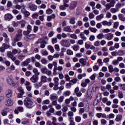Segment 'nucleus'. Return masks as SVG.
I'll return each instance as SVG.
<instances>
[{
	"instance_id": "37998d69",
	"label": "nucleus",
	"mask_w": 125,
	"mask_h": 125,
	"mask_svg": "<svg viewBox=\"0 0 125 125\" xmlns=\"http://www.w3.org/2000/svg\"><path fill=\"white\" fill-rule=\"evenodd\" d=\"M27 31L28 32L31 33L32 32V26L30 24H28L27 27Z\"/></svg>"
},
{
	"instance_id": "4d7b16f0",
	"label": "nucleus",
	"mask_w": 125,
	"mask_h": 125,
	"mask_svg": "<svg viewBox=\"0 0 125 125\" xmlns=\"http://www.w3.org/2000/svg\"><path fill=\"white\" fill-rule=\"evenodd\" d=\"M12 25L13 27H18V21H13Z\"/></svg>"
},
{
	"instance_id": "9d476101",
	"label": "nucleus",
	"mask_w": 125,
	"mask_h": 125,
	"mask_svg": "<svg viewBox=\"0 0 125 125\" xmlns=\"http://www.w3.org/2000/svg\"><path fill=\"white\" fill-rule=\"evenodd\" d=\"M77 2H72L70 3L69 5V9L70 10H74L77 7Z\"/></svg>"
},
{
	"instance_id": "a18cd8bd",
	"label": "nucleus",
	"mask_w": 125,
	"mask_h": 125,
	"mask_svg": "<svg viewBox=\"0 0 125 125\" xmlns=\"http://www.w3.org/2000/svg\"><path fill=\"white\" fill-rule=\"evenodd\" d=\"M41 53L42 55H48V52H47V51L43 50L41 51Z\"/></svg>"
},
{
	"instance_id": "69168bd1",
	"label": "nucleus",
	"mask_w": 125,
	"mask_h": 125,
	"mask_svg": "<svg viewBox=\"0 0 125 125\" xmlns=\"http://www.w3.org/2000/svg\"><path fill=\"white\" fill-rule=\"evenodd\" d=\"M118 26H119V22L116 21L114 24L113 28H114V29H117Z\"/></svg>"
},
{
	"instance_id": "423d86ee",
	"label": "nucleus",
	"mask_w": 125,
	"mask_h": 125,
	"mask_svg": "<svg viewBox=\"0 0 125 125\" xmlns=\"http://www.w3.org/2000/svg\"><path fill=\"white\" fill-rule=\"evenodd\" d=\"M30 80L33 83H36L39 81V76L38 75H34L30 78Z\"/></svg>"
},
{
	"instance_id": "0eeeda50",
	"label": "nucleus",
	"mask_w": 125,
	"mask_h": 125,
	"mask_svg": "<svg viewBox=\"0 0 125 125\" xmlns=\"http://www.w3.org/2000/svg\"><path fill=\"white\" fill-rule=\"evenodd\" d=\"M4 18L7 21H10L11 19H13V16L11 14L7 13L4 16Z\"/></svg>"
},
{
	"instance_id": "393cba45",
	"label": "nucleus",
	"mask_w": 125,
	"mask_h": 125,
	"mask_svg": "<svg viewBox=\"0 0 125 125\" xmlns=\"http://www.w3.org/2000/svg\"><path fill=\"white\" fill-rule=\"evenodd\" d=\"M80 36L81 38V39H82V40L85 41L87 40L86 37H85V35H84V33H83V32H81L80 34Z\"/></svg>"
},
{
	"instance_id": "2f4dec72",
	"label": "nucleus",
	"mask_w": 125,
	"mask_h": 125,
	"mask_svg": "<svg viewBox=\"0 0 125 125\" xmlns=\"http://www.w3.org/2000/svg\"><path fill=\"white\" fill-rule=\"evenodd\" d=\"M119 11V9L118 8H112L110 9V12L111 13H116Z\"/></svg>"
},
{
	"instance_id": "864d4df0",
	"label": "nucleus",
	"mask_w": 125,
	"mask_h": 125,
	"mask_svg": "<svg viewBox=\"0 0 125 125\" xmlns=\"http://www.w3.org/2000/svg\"><path fill=\"white\" fill-rule=\"evenodd\" d=\"M69 2V0H63V4L65 5L66 7H69V4H67Z\"/></svg>"
},
{
	"instance_id": "c9c22d12",
	"label": "nucleus",
	"mask_w": 125,
	"mask_h": 125,
	"mask_svg": "<svg viewBox=\"0 0 125 125\" xmlns=\"http://www.w3.org/2000/svg\"><path fill=\"white\" fill-rule=\"evenodd\" d=\"M108 70L110 73H113V72H114V67L113 66V65H109L108 66Z\"/></svg>"
},
{
	"instance_id": "a211bd4d",
	"label": "nucleus",
	"mask_w": 125,
	"mask_h": 125,
	"mask_svg": "<svg viewBox=\"0 0 125 125\" xmlns=\"http://www.w3.org/2000/svg\"><path fill=\"white\" fill-rule=\"evenodd\" d=\"M6 96L8 98H10V97L12 96V92L11 90L9 89L7 91Z\"/></svg>"
},
{
	"instance_id": "c756f323",
	"label": "nucleus",
	"mask_w": 125,
	"mask_h": 125,
	"mask_svg": "<svg viewBox=\"0 0 125 125\" xmlns=\"http://www.w3.org/2000/svg\"><path fill=\"white\" fill-rule=\"evenodd\" d=\"M8 111V109L5 108L1 111V114L2 116H6L7 115V112Z\"/></svg>"
},
{
	"instance_id": "8fccbe9b",
	"label": "nucleus",
	"mask_w": 125,
	"mask_h": 125,
	"mask_svg": "<svg viewBox=\"0 0 125 125\" xmlns=\"http://www.w3.org/2000/svg\"><path fill=\"white\" fill-rule=\"evenodd\" d=\"M67 116L69 117V118H72L74 116V113L72 111H69L67 113Z\"/></svg>"
},
{
	"instance_id": "4c0bfd02",
	"label": "nucleus",
	"mask_w": 125,
	"mask_h": 125,
	"mask_svg": "<svg viewBox=\"0 0 125 125\" xmlns=\"http://www.w3.org/2000/svg\"><path fill=\"white\" fill-rule=\"evenodd\" d=\"M97 38L99 40H101L102 39H103V38H104V35L102 33H100L97 35Z\"/></svg>"
},
{
	"instance_id": "3c124183",
	"label": "nucleus",
	"mask_w": 125,
	"mask_h": 125,
	"mask_svg": "<svg viewBox=\"0 0 125 125\" xmlns=\"http://www.w3.org/2000/svg\"><path fill=\"white\" fill-rule=\"evenodd\" d=\"M66 53L68 55H73V54H74V52H73V51L70 49L67 50Z\"/></svg>"
},
{
	"instance_id": "f257e3e1",
	"label": "nucleus",
	"mask_w": 125,
	"mask_h": 125,
	"mask_svg": "<svg viewBox=\"0 0 125 125\" xmlns=\"http://www.w3.org/2000/svg\"><path fill=\"white\" fill-rule=\"evenodd\" d=\"M7 56L8 58H10L13 62H15V65L19 66L20 65V61L18 60H16V57L14 56V55L11 51L7 52Z\"/></svg>"
},
{
	"instance_id": "2eb2a0df",
	"label": "nucleus",
	"mask_w": 125,
	"mask_h": 125,
	"mask_svg": "<svg viewBox=\"0 0 125 125\" xmlns=\"http://www.w3.org/2000/svg\"><path fill=\"white\" fill-rule=\"evenodd\" d=\"M103 18H104V14H101L100 15H98L96 17V20H97V21H101V20L103 19Z\"/></svg>"
},
{
	"instance_id": "6e6552de",
	"label": "nucleus",
	"mask_w": 125,
	"mask_h": 125,
	"mask_svg": "<svg viewBox=\"0 0 125 125\" xmlns=\"http://www.w3.org/2000/svg\"><path fill=\"white\" fill-rule=\"evenodd\" d=\"M50 99L51 101L57 100L58 99V95L55 93H53L50 95Z\"/></svg>"
},
{
	"instance_id": "4be33fe9",
	"label": "nucleus",
	"mask_w": 125,
	"mask_h": 125,
	"mask_svg": "<svg viewBox=\"0 0 125 125\" xmlns=\"http://www.w3.org/2000/svg\"><path fill=\"white\" fill-rule=\"evenodd\" d=\"M63 30L65 31V32H67V33H71L72 32V29H71V26H70L65 27L63 28Z\"/></svg>"
},
{
	"instance_id": "ddd939ff",
	"label": "nucleus",
	"mask_w": 125,
	"mask_h": 125,
	"mask_svg": "<svg viewBox=\"0 0 125 125\" xmlns=\"http://www.w3.org/2000/svg\"><path fill=\"white\" fill-rule=\"evenodd\" d=\"M55 14H52V15H50V16H48L47 17V21H48L49 22L50 21H51V19H55Z\"/></svg>"
},
{
	"instance_id": "bb28decb",
	"label": "nucleus",
	"mask_w": 125,
	"mask_h": 125,
	"mask_svg": "<svg viewBox=\"0 0 125 125\" xmlns=\"http://www.w3.org/2000/svg\"><path fill=\"white\" fill-rule=\"evenodd\" d=\"M75 120L76 123H81L82 121V117L79 116H76L75 118Z\"/></svg>"
},
{
	"instance_id": "b1692460",
	"label": "nucleus",
	"mask_w": 125,
	"mask_h": 125,
	"mask_svg": "<svg viewBox=\"0 0 125 125\" xmlns=\"http://www.w3.org/2000/svg\"><path fill=\"white\" fill-rule=\"evenodd\" d=\"M47 77L45 76H42L41 77V81L42 83H46L47 82Z\"/></svg>"
},
{
	"instance_id": "4468645a",
	"label": "nucleus",
	"mask_w": 125,
	"mask_h": 125,
	"mask_svg": "<svg viewBox=\"0 0 125 125\" xmlns=\"http://www.w3.org/2000/svg\"><path fill=\"white\" fill-rule=\"evenodd\" d=\"M22 37V36L21 35H16L15 38H14V42H19V41H21Z\"/></svg>"
},
{
	"instance_id": "39448f33",
	"label": "nucleus",
	"mask_w": 125,
	"mask_h": 125,
	"mask_svg": "<svg viewBox=\"0 0 125 125\" xmlns=\"http://www.w3.org/2000/svg\"><path fill=\"white\" fill-rule=\"evenodd\" d=\"M41 72L42 74H46L47 76L51 75V71L48 70V69L45 67L42 68L41 69Z\"/></svg>"
},
{
	"instance_id": "13d9d810",
	"label": "nucleus",
	"mask_w": 125,
	"mask_h": 125,
	"mask_svg": "<svg viewBox=\"0 0 125 125\" xmlns=\"http://www.w3.org/2000/svg\"><path fill=\"white\" fill-rule=\"evenodd\" d=\"M84 112V108H80L79 111V114L80 116H82L83 115V113Z\"/></svg>"
},
{
	"instance_id": "473e14b6",
	"label": "nucleus",
	"mask_w": 125,
	"mask_h": 125,
	"mask_svg": "<svg viewBox=\"0 0 125 125\" xmlns=\"http://www.w3.org/2000/svg\"><path fill=\"white\" fill-rule=\"evenodd\" d=\"M53 12V10L50 8H48L47 10H46V14H48V15L51 14Z\"/></svg>"
},
{
	"instance_id": "aec40b11",
	"label": "nucleus",
	"mask_w": 125,
	"mask_h": 125,
	"mask_svg": "<svg viewBox=\"0 0 125 125\" xmlns=\"http://www.w3.org/2000/svg\"><path fill=\"white\" fill-rule=\"evenodd\" d=\"M122 119H123V115L121 114H118L117 115L116 118H115V121L120 122V121H122Z\"/></svg>"
},
{
	"instance_id": "5fc2aeb1",
	"label": "nucleus",
	"mask_w": 125,
	"mask_h": 125,
	"mask_svg": "<svg viewBox=\"0 0 125 125\" xmlns=\"http://www.w3.org/2000/svg\"><path fill=\"white\" fill-rule=\"evenodd\" d=\"M8 31L9 33H13L14 32V28L13 27H8Z\"/></svg>"
},
{
	"instance_id": "20e7f679",
	"label": "nucleus",
	"mask_w": 125,
	"mask_h": 125,
	"mask_svg": "<svg viewBox=\"0 0 125 125\" xmlns=\"http://www.w3.org/2000/svg\"><path fill=\"white\" fill-rule=\"evenodd\" d=\"M61 43L62 46L65 47H69L71 45V43L69 42V41L67 40H63L61 41Z\"/></svg>"
},
{
	"instance_id": "cd10ccee",
	"label": "nucleus",
	"mask_w": 125,
	"mask_h": 125,
	"mask_svg": "<svg viewBox=\"0 0 125 125\" xmlns=\"http://www.w3.org/2000/svg\"><path fill=\"white\" fill-rule=\"evenodd\" d=\"M75 20H76V18H75V17L71 18L70 19L69 23L72 25H75V23H76Z\"/></svg>"
},
{
	"instance_id": "603ef678",
	"label": "nucleus",
	"mask_w": 125,
	"mask_h": 125,
	"mask_svg": "<svg viewBox=\"0 0 125 125\" xmlns=\"http://www.w3.org/2000/svg\"><path fill=\"white\" fill-rule=\"evenodd\" d=\"M96 77V74L94 73L93 75H92L91 77H90V80H91V81H94V80H95Z\"/></svg>"
},
{
	"instance_id": "a878e982",
	"label": "nucleus",
	"mask_w": 125,
	"mask_h": 125,
	"mask_svg": "<svg viewBox=\"0 0 125 125\" xmlns=\"http://www.w3.org/2000/svg\"><path fill=\"white\" fill-rule=\"evenodd\" d=\"M118 55L119 56H123L125 54V50H119L117 52Z\"/></svg>"
},
{
	"instance_id": "dca6fc26",
	"label": "nucleus",
	"mask_w": 125,
	"mask_h": 125,
	"mask_svg": "<svg viewBox=\"0 0 125 125\" xmlns=\"http://www.w3.org/2000/svg\"><path fill=\"white\" fill-rule=\"evenodd\" d=\"M80 63L82 64V66H85L86 65V60L81 58L79 60Z\"/></svg>"
},
{
	"instance_id": "f3484780",
	"label": "nucleus",
	"mask_w": 125,
	"mask_h": 125,
	"mask_svg": "<svg viewBox=\"0 0 125 125\" xmlns=\"http://www.w3.org/2000/svg\"><path fill=\"white\" fill-rule=\"evenodd\" d=\"M102 24L104 26H110L111 25H112V22L111 21H104L102 22Z\"/></svg>"
},
{
	"instance_id": "c85d7f7f",
	"label": "nucleus",
	"mask_w": 125,
	"mask_h": 125,
	"mask_svg": "<svg viewBox=\"0 0 125 125\" xmlns=\"http://www.w3.org/2000/svg\"><path fill=\"white\" fill-rule=\"evenodd\" d=\"M119 19L121 20V21H125V18L124 17V16L122 14H119L118 15Z\"/></svg>"
},
{
	"instance_id": "1a4fd4ad",
	"label": "nucleus",
	"mask_w": 125,
	"mask_h": 125,
	"mask_svg": "<svg viewBox=\"0 0 125 125\" xmlns=\"http://www.w3.org/2000/svg\"><path fill=\"white\" fill-rule=\"evenodd\" d=\"M114 38V35L112 33H107L105 35V38L107 40V41H111L113 40Z\"/></svg>"
},
{
	"instance_id": "052dcab7",
	"label": "nucleus",
	"mask_w": 125,
	"mask_h": 125,
	"mask_svg": "<svg viewBox=\"0 0 125 125\" xmlns=\"http://www.w3.org/2000/svg\"><path fill=\"white\" fill-rule=\"evenodd\" d=\"M112 64L115 66H117V65H119V61L117 60H115L113 61Z\"/></svg>"
},
{
	"instance_id": "79ce46f5",
	"label": "nucleus",
	"mask_w": 125,
	"mask_h": 125,
	"mask_svg": "<svg viewBox=\"0 0 125 125\" xmlns=\"http://www.w3.org/2000/svg\"><path fill=\"white\" fill-rule=\"evenodd\" d=\"M115 2H116V1H115V0H111V1L108 4L110 5L111 7H114V6H115Z\"/></svg>"
},
{
	"instance_id": "a19ab883",
	"label": "nucleus",
	"mask_w": 125,
	"mask_h": 125,
	"mask_svg": "<svg viewBox=\"0 0 125 125\" xmlns=\"http://www.w3.org/2000/svg\"><path fill=\"white\" fill-rule=\"evenodd\" d=\"M33 73H35V75L36 76H39L40 75V73H39V71H38V69L37 68H34L33 70Z\"/></svg>"
},
{
	"instance_id": "6ab92c4d",
	"label": "nucleus",
	"mask_w": 125,
	"mask_h": 125,
	"mask_svg": "<svg viewBox=\"0 0 125 125\" xmlns=\"http://www.w3.org/2000/svg\"><path fill=\"white\" fill-rule=\"evenodd\" d=\"M54 85H59V78L55 77L53 79Z\"/></svg>"
},
{
	"instance_id": "de8ad7c7",
	"label": "nucleus",
	"mask_w": 125,
	"mask_h": 125,
	"mask_svg": "<svg viewBox=\"0 0 125 125\" xmlns=\"http://www.w3.org/2000/svg\"><path fill=\"white\" fill-rule=\"evenodd\" d=\"M42 85V82L41 81L39 83L35 84V87H36V88H39V87H41Z\"/></svg>"
},
{
	"instance_id": "e433bc0d",
	"label": "nucleus",
	"mask_w": 125,
	"mask_h": 125,
	"mask_svg": "<svg viewBox=\"0 0 125 125\" xmlns=\"http://www.w3.org/2000/svg\"><path fill=\"white\" fill-rule=\"evenodd\" d=\"M64 98H65V97H64V96H61L60 97V98L58 100V102L60 103H62V102H63V101H64Z\"/></svg>"
},
{
	"instance_id": "0e129e2a",
	"label": "nucleus",
	"mask_w": 125,
	"mask_h": 125,
	"mask_svg": "<svg viewBox=\"0 0 125 125\" xmlns=\"http://www.w3.org/2000/svg\"><path fill=\"white\" fill-rule=\"evenodd\" d=\"M16 35H18V36H23V35L22 34V30L21 29H18L17 34Z\"/></svg>"
},
{
	"instance_id": "ea45409f",
	"label": "nucleus",
	"mask_w": 125,
	"mask_h": 125,
	"mask_svg": "<svg viewBox=\"0 0 125 125\" xmlns=\"http://www.w3.org/2000/svg\"><path fill=\"white\" fill-rule=\"evenodd\" d=\"M64 96H69L71 94V92L70 91H66L63 93Z\"/></svg>"
},
{
	"instance_id": "7c9ffc66",
	"label": "nucleus",
	"mask_w": 125,
	"mask_h": 125,
	"mask_svg": "<svg viewBox=\"0 0 125 125\" xmlns=\"http://www.w3.org/2000/svg\"><path fill=\"white\" fill-rule=\"evenodd\" d=\"M20 24L21 28H25V25H26V21L22 20L20 21Z\"/></svg>"
},
{
	"instance_id": "49530a36",
	"label": "nucleus",
	"mask_w": 125,
	"mask_h": 125,
	"mask_svg": "<svg viewBox=\"0 0 125 125\" xmlns=\"http://www.w3.org/2000/svg\"><path fill=\"white\" fill-rule=\"evenodd\" d=\"M18 91L21 92V94H24L25 93V92H24V90H23V89L21 87H19L18 88Z\"/></svg>"
},
{
	"instance_id": "f8f14e48",
	"label": "nucleus",
	"mask_w": 125,
	"mask_h": 125,
	"mask_svg": "<svg viewBox=\"0 0 125 125\" xmlns=\"http://www.w3.org/2000/svg\"><path fill=\"white\" fill-rule=\"evenodd\" d=\"M13 101H12L11 99H9L8 100L5 102V105L6 106H12L13 105Z\"/></svg>"
},
{
	"instance_id": "6e6d98bb",
	"label": "nucleus",
	"mask_w": 125,
	"mask_h": 125,
	"mask_svg": "<svg viewBox=\"0 0 125 125\" xmlns=\"http://www.w3.org/2000/svg\"><path fill=\"white\" fill-rule=\"evenodd\" d=\"M97 63H99V66H102V65H103V62H102V60L101 59H99L98 60Z\"/></svg>"
},
{
	"instance_id": "f704fd0d",
	"label": "nucleus",
	"mask_w": 125,
	"mask_h": 125,
	"mask_svg": "<svg viewBox=\"0 0 125 125\" xmlns=\"http://www.w3.org/2000/svg\"><path fill=\"white\" fill-rule=\"evenodd\" d=\"M89 30L92 32V33H96L97 32V29L91 27H89Z\"/></svg>"
},
{
	"instance_id": "f03ea898",
	"label": "nucleus",
	"mask_w": 125,
	"mask_h": 125,
	"mask_svg": "<svg viewBox=\"0 0 125 125\" xmlns=\"http://www.w3.org/2000/svg\"><path fill=\"white\" fill-rule=\"evenodd\" d=\"M23 104L27 109H32L34 107V103L30 98H26L23 101Z\"/></svg>"
},
{
	"instance_id": "9b49d317",
	"label": "nucleus",
	"mask_w": 125,
	"mask_h": 125,
	"mask_svg": "<svg viewBox=\"0 0 125 125\" xmlns=\"http://www.w3.org/2000/svg\"><path fill=\"white\" fill-rule=\"evenodd\" d=\"M7 83L12 86H15V85H16V83H15V82H14V81H13V80H12L10 78H8Z\"/></svg>"
},
{
	"instance_id": "bf43d9fd",
	"label": "nucleus",
	"mask_w": 125,
	"mask_h": 125,
	"mask_svg": "<svg viewBox=\"0 0 125 125\" xmlns=\"http://www.w3.org/2000/svg\"><path fill=\"white\" fill-rule=\"evenodd\" d=\"M43 104L48 105L50 103V101L49 100H45L42 102Z\"/></svg>"
},
{
	"instance_id": "412c9836",
	"label": "nucleus",
	"mask_w": 125,
	"mask_h": 125,
	"mask_svg": "<svg viewBox=\"0 0 125 125\" xmlns=\"http://www.w3.org/2000/svg\"><path fill=\"white\" fill-rule=\"evenodd\" d=\"M68 121L70 122L69 125H76V123L74 122V118H73V117H69L68 118Z\"/></svg>"
},
{
	"instance_id": "e2e57ef3",
	"label": "nucleus",
	"mask_w": 125,
	"mask_h": 125,
	"mask_svg": "<svg viewBox=\"0 0 125 125\" xmlns=\"http://www.w3.org/2000/svg\"><path fill=\"white\" fill-rule=\"evenodd\" d=\"M104 6H105L106 10H109L112 7L109 3H106Z\"/></svg>"
},
{
	"instance_id": "5701e85b",
	"label": "nucleus",
	"mask_w": 125,
	"mask_h": 125,
	"mask_svg": "<svg viewBox=\"0 0 125 125\" xmlns=\"http://www.w3.org/2000/svg\"><path fill=\"white\" fill-rule=\"evenodd\" d=\"M21 12L22 13H23L25 17H28V16H30V14H31L29 11H26V10H24V11L21 10Z\"/></svg>"
},
{
	"instance_id": "09e8293b",
	"label": "nucleus",
	"mask_w": 125,
	"mask_h": 125,
	"mask_svg": "<svg viewBox=\"0 0 125 125\" xmlns=\"http://www.w3.org/2000/svg\"><path fill=\"white\" fill-rule=\"evenodd\" d=\"M48 48L50 51L51 53H53V52H54V48H53V47L49 45L48 46Z\"/></svg>"
},
{
	"instance_id": "680f3d73",
	"label": "nucleus",
	"mask_w": 125,
	"mask_h": 125,
	"mask_svg": "<svg viewBox=\"0 0 125 125\" xmlns=\"http://www.w3.org/2000/svg\"><path fill=\"white\" fill-rule=\"evenodd\" d=\"M72 48L75 51H77L79 48H80V47L78 45H74L72 46Z\"/></svg>"
},
{
	"instance_id": "c03bdc74",
	"label": "nucleus",
	"mask_w": 125,
	"mask_h": 125,
	"mask_svg": "<svg viewBox=\"0 0 125 125\" xmlns=\"http://www.w3.org/2000/svg\"><path fill=\"white\" fill-rule=\"evenodd\" d=\"M70 38L71 39H74L75 40H77L78 39V36L75 34H72L70 35Z\"/></svg>"
},
{
	"instance_id": "338daca9",
	"label": "nucleus",
	"mask_w": 125,
	"mask_h": 125,
	"mask_svg": "<svg viewBox=\"0 0 125 125\" xmlns=\"http://www.w3.org/2000/svg\"><path fill=\"white\" fill-rule=\"evenodd\" d=\"M114 81L117 83H119V82H121V78H120V77H116L114 78Z\"/></svg>"
},
{
	"instance_id": "7ed1b4c3",
	"label": "nucleus",
	"mask_w": 125,
	"mask_h": 125,
	"mask_svg": "<svg viewBox=\"0 0 125 125\" xmlns=\"http://www.w3.org/2000/svg\"><path fill=\"white\" fill-rule=\"evenodd\" d=\"M27 5L30 10H32V11H36V10H37L38 9V6L33 4L32 2L28 3Z\"/></svg>"
},
{
	"instance_id": "72a5a7b5",
	"label": "nucleus",
	"mask_w": 125,
	"mask_h": 125,
	"mask_svg": "<svg viewBox=\"0 0 125 125\" xmlns=\"http://www.w3.org/2000/svg\"><path fill=\"white\" fill-rule=\"evenodd\" d=\"M2 47H3L5 49H7L8 48H9V47H10V46H9V45L5 43H3L2 44Z\"/></svg>"
},
{
	"instance_id": "774afa93",
	"label": "nucleus",
	"mask_w": 125,
	"mask_h": 125,
	"mask_svg": "<svg viewBox=\"0 0 125 125\" xmlns=\"http://www.w3.org/2000/svg\"><path fill=\"white\" fill-rule=\"evenodd\" d=\"M119 86H120V87H121V88H122V89H123V90L125 91V84L120 83V84H119Z\"/></svg>"
},
{
	"instance_id": "58836bf2",
	"label": "nucleus",
	"mask_w": 125,
	"mask_h": 125,
	"mask_svg": "<svg viewBox=\"0 0 125 125\" xmlns=\"http://www.w3.org/2000/svg\"><path fill=\"white\" fill-rule=\"evenodd\" d=\"M35 34H30L27 36V38L28 40H33V39H35Z\"/></svg>"
}]
</instances>
